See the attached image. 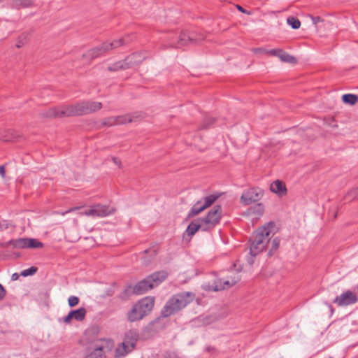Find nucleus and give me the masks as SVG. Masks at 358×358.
<instances>
[{
    "instance_id": "15",
    "label": "nucleus",
    "mask_w": 358,
    "mask_h": 358,
    "mask_svg": "<svg viewBox=\"0 0 358 358\" xmlns=\"http://www.w3.org/2000/svg\"><path fill=\"white\" fill-rule=\"evenodd\" d=\"M264 212V207L261 203H253L244 213V215L252 220H257Z\"/></svg>"
},
{
    "instance_id": "39",
    "label": "nucleus",
    "mask_w": 358,
    "mask_h": 358,
    "mask_svg": "<svg viewBox=\"0 0 358 358\" xmlns=\"http://www.w3.org/2000/svg\"><path fill=\"white\" fill-rule=\"evenodd\" d=\"M101 102H91V112H95L101 108Z\"/></svg>"
},
{
    "instance_id": "5",
    "label": "nucleus",
    "mask_w": 358,
    "mask_h": 358,
    "mask_svg": "<svg viewBox=\"0 0 358 358\" xmlns=\"http://www.w3.org/2000/svg\"><path fill=\"white\" fill-rule=\"evenodd\" d=\"M114 347V342L109 338H99L91 341V358H106V354Z\"/></svg>"
},
{
    "instance_id": "29",
    "label": "nucleus",
    "mask_w": 358,
    "mask_h": 358,
    "mask_svg": "<svg viewBox=\"0 0 358 358\" xmlns=\"http://www.w3.org/2000/svg\"><path fill=\"white\" fill-rule=\"evenodd\" d=\"M287 24L294 29H297L301 26V22L295 17L291 16L287 19Z\"/></svg>"
},
{
    "instance_id": "27",
    "label": "nucleus",
    "mask_w": 358,
    "mask_h": 358,
    "mask_svg": "<svg viewBox=\"0 0 358 358\" xmlns=\"http://www.w3.org/2000/svg\"><path fill=\"white\" fill-rule=\"evenodd\" d=\"M200 203H197L192 209V210L190 211L189 213V216H195L196 215H198L199 213H200L201 211H203V210H205L206 208H207L208 206H209V204L210 203H206L201 206H199Z\"/></svg>"
},
{
    "instance_id": "32",
    "label": "nucleus",
    "mask_w": 358,
    "mask_h": 358,
    "mask_svg": "<svg viewBox=\"0 0 358 358\" xmlns=\"http://www.w3.org/2000/svg\"><path fill=\"white\" fill-rule=\"evenodd\" d=\"M345 199L349 201H352L355 199H358V187L354 188L348 192Z\"/></svg>"
},
{
    "instance_id": "12",
    "label": "nucleus",
    "mask_w": 358,
    "mask_h": 358,
    "mask_svg": "<svg viewBox=\"0 0 358 358\" xmlns=\"http://www.w3.org/2000/svg\"><path fill=\"white\" fill-rule=\"evenodd\" d=\"M134 56H128L124 60L118 61L108 66L107 70L110 72L127 70L134 67L136 62L132 60Z\"/></svg>"
},
{
    "instance_id": "52",
    "label": "nucleus",
    "mask_w": 358,
    "mask_h": 358,
    "mask_svg": "<svg viewBox=\"0 0 358 358\" xmlns=\"http://www.w3.org/2000/svg\"><path fill=\"white\" fill-rule=\"evenodd\" d=\"M85 358H87V357H85Z\"/></svg>"
},
{
    "instance_id": "24",
    "label": "nucleus",
    "mask_w": 358,
    "mask_h": 358,
    "mask_svg": "<svg viewBox=\"0 0 358 358\" xmlns=\"http://www.w3.org/2000/svg\"><path fill=\"white\" fill-rule=\"evenodd\" d=\"M199 229L203 230L202 222L199 220L198 222H192L187 229V233L189 236H193Z\"/></svg>"
},
{
    "instance_id": "19",
    "label": "nucleus",
    "mask_w": 358,
    "mask_h": 358,
    "mask_svg": "<svg viewBox=\"0 0 358 358\" xmlns=\"http://www.w3.org/2000/svg\"><path fill=\"white\" fill-rule=\"evenodd\" d=\"M270 190L280 196H282L287 194L285 184L279 180H276L271 184Z\"/></svg>"
},
{
    "instance_id": "31",
    "label": "nucleus",
    "mask_w": 358,
    "mask_h": 358,
    "mask_svg": "<svg viewBox=\"0 0 358 358\" xmlns=\"http://www.w3.org/2000/svg\"><path fill=\"white\" fill-rule=\"evenodd\" d=\"M224 194V192H215L213 194L204 196L203 201H216Z\"/></svg>"
},
{
    "instance_id": "35",
    "label": "nucleus",
    "mask_w": 358,
    "mask_h": 358,
    "mask_svg": "<svg viewBox=\"0 0 358 358\" xmlns=\"http://www.w3.org/2000/svg\"><path fill=\"white\" fill-rule=\"evenodd\" d=\"M215 121V119L211 117H206L203 120V124L201 126L202 129H207L210 125L213 124Z\"/></svg>"
},
{
    "instance_id": "41",
    "label": "nucleus",
    "mask_w": 358,
    "mask_h": 358,
    "mask_svg": "<svg viewBox=\"0 0 358 358\" xmlns=\"http://www.w3.org/2000/svg\"><path fill=\"white\" fill-rule=\"evenodd\" d=\"M282 49H271L269 51H268V53H269L271 55L279 57L280 52H281Z\"/></svg>"
},
{
    "instance_id": "40",
    "label": "nucleus",
    "mask_w": 358,
    "mask_h": 358,
    "mask_svg": "<svg viewBox=\"0 0 358 358\" xmlns=\"http://www.w3.org/2000/svg\"><path fill=\"white\" fill-rule=\"evenodd\" d=\"M79 343L82 345H88L90 343V340L87 334H85L84 337L79 341Z\"/></svg>"
},
{
    "instance_id": "49",
    "label": "nucleus",
    "mask_w": 358,
    "mask_h": 358,
    "mask_svg": "<svg viewBox=\"0 0 358 358\" xmlns=\"http://www.w3.org/2000/svg\"><path fill=\"white\" fill-rule=\"evenodd\" d=\"M166 358H176V356H175V355L171 354V355H169L167 357H166Z\"/></svg>"
},
{
    "instance_id": "34",
    "label": "nucleus",
    "mask_w": 358,
    "mask_h": 358,
    "mask_svg": "<svg viewBox=\"0 0 358 358\" xmlns=\"http://www.w3.org/2000/svg\"><path fill=\"white\" fill-rule=\"evenodd\" d=\"M102 124L103 126H109V127L113 126V125H117L116 117H108L103 121Z\"/></svg>"
},
{
    "instance_id": "9",
    "label": "nucleus",
    "mask_w": 358,
    "mask_h": 358,
    "mask_svg": "<svg viewBox=\"0 0 358 358\" xmlns=\"http://www.w3.org/2000/svg\"><path fill=\"white\" fill-rule=\"evenodd\" d=\"M89 110V103L82 101L76 104L66 105L62 106V114L66 117L83 115L87 113Z\"/></svg>"
},
{
    "instance_id": "3",
    "label": "nucleus",
    "mask_w": 358,
    "mask_h": 358,
    "mask_svg": "<svg viewBox=\"0 0 358 358\" xmlns=\"http://www.w3.org/2000/svg\"><path fill=\"white\" fill-rule=\"evenodd\" d=\"M155 299L148 296L141 299L127 313V319L130 322H135L143 318L153 308Z\"/></svg>"
},
{
    "instance_id": "50",
    "label": "nucleus",
    "mask_w": 358,
    "mask_h": 358,
    "mask_svg": "<svg viewBox=\"0 0 358 358\" xmlns=\"http://www.w3.org/2000/svg\"><path fill=\"white\" fill-rule=\"evenodd\" d=\"M332 217H333V218H334V219H335V218L336 217V213H334V214L332 215Z\"/></svg>"
},
{
    "instance_id": "30",
    "label": "nucleus",
    "mask_w": 358,
    "mask_h": 358,
    "mask_svg": "<svg viewBox=\"0 0 358 358\" xmlns=\"http://www.w3.org/2000/svg\"><path fill=\"white\" fill-rule=\"evenodd\" d=\"M116 122L117 124H126L127 122H131L132 118L130 115H119L116 116Z\"/></svg>"
},
{
    "instance_id": "7",
    "label": "nucleus",
    "mask_w": 358,
    "mask_h": 358,
    "mask_svg": "<svg viewBox=\"0 0 358 358\" xmlns=\"http://www.w3.org/2000/svg\"><path fill=\"white\" fill-rule=\"evenodd\" d=\"M166 40L167 43L164 45L165 46L176 48L187 45L189 43H195V39L194 37L185 31H182L179 36H177L175 33L171 32L167 36Z\"/></svg>"
},
{
    "instance_id": "44",
    "label": "nucleus",
    "mask_w": 358,
    "mask_h": 358,
    "mask_svg": "<svg viewBox=\"0 0 358 358\" xmlns=\"http://www.w3.org/2000/svg\"><path fill=\"white\" fill-rule=\"evenodd\" d=\"M112 160H113V163L115 164H116L119 167H120V166H121V161H120V159L119 158L114 157L112 158Z\"/></svg>"
},
{
    "instance_id": "42",
    "label": "nucleus",
    "mask_w": 358,
    "mask_h": 358,
    "mask_svg": "<svg viewBox=\"0 0 358 358\" xmlns=\"http://www.w3.org/2000/svg\"><path fill=\"white\" fill-rule=\"evenodd\" d=\"M6 290L4 287L0 284V300H2L6 296Z\"/></svg>"
},
{
    "instance_id": "26",
    "label": "nucleus",
    "mask_w": 358,
    "mask_h": 358,
    "mask_svg": "<svg viewBox=\"0 0 358 358\" xmlns=\"http://www.w3.org/2000/svg\"><path fill=\"white\" fill-rule=\"evenodd\" d=\"M278 57L280 59L281 61L284 62H287L290 64L296 63V59L294 57L290 55L289 54H288L287 52H285L282 50H281V52H280Z\"/></svg>"
},
{
    "instance_id": "2",
    "label": "nucleus",
    "mask_w": 358,
    "mask_h": 358,
    "mask_svg": "<svg viewBox=\"0 0 358 358\" xmlns=\"http://www.w3.org/2000/svg\"><path fill=\"white\" fill-rule=\"evenodd\" d=\"M194 297V294L192 292H185L174 296L164 306L162 310V315L164 317H168L173 314L192 302Z\"/></svg>"
},
{
    "instance_id": "6",
    "label": "nucleus",
    "mask_w": 358,
    "mask_h": 358,
    "mask_svg": "<svg viewBox=\"0 0 358 358\" xmlns=\"http://www.w3.org/2000/svg\"><path fill=\"white\" fill-rule=\"evenodd\" d=\"M131 39L129 36L122 38L118 40H114L111 43H103L96 47L91 49V59L96 58L103 55L107 51L120 47L124 44L128 43Z\"/></svg>"
},
{
    "instance_id": "25",
    "label": "nucleus",
    "mask_w": 358,
    "mask_h": 358,
    "mask_svg": "<svg viewBox=\"0 0 358 358\" xmlns=\"http://www.w3.org/2000/svg\"><path fill=\"white\" fill-rule=\"evenodd\" d=\"M341 99L343 103L352 106L357 102L358 96L353 94H345Z\"/></svg>"
},
{
    "instance_id": "43",
    "label": "nucleus",
    "mask_w": 358,
    "mask_h": 358,
    "mask_svg": "<svg viewBox=\"0 0 358 358\" xmlns=\"http://www.w3.org/2000/svg\"><path fill=\"white\" fill-rule=\"evenodd\" d=\"M312 21L314 24H317L318 22H322V20L320 16L312 17Z\"/></svg>"
},
{
    "instance_id": "46",
    "label": "nucleus",
    "mask_w": 358,
    "mask_h": 358,
    "mask_svg": "<svg viewBox=\"0 0 358 358\" xmlns=\"http://www.w3.org/2000/svg\"><path fill=\"white\" fill-rule=\"evenodd\" d=\"M8 228V224L3 222H0V231H3Z\"/></svg>"
},
{
    "instance_id": "51",
    "label": "nucleus",
    "mask_w": 358,
    "mask_h": 358,
    "mask_svg": "<svg viewBox=\"0 0 358 358\" xmlns=\"http://www.w3.org/2000/svg\"><path fill=\"white\" fill-rule=\"evenodd\" d=\"M2 0H0V1H1Z\"/></svg>"
},
{
    "instance_id": "21",
    "label": "nucleus",
    "mask_w": 358,
    "mask_h": 358,
    "mask_svg": "<svg viewBox=\"0 0 358 358\" xmlns=\"http://www.w3.org/2000/svg\"><path fill=\"white\" fill-rule=\"evenodd\" d=\"M167 277V273L165 271H159L154 273L148 278H150L153 287L157 286L159 283L163 282Z\"/></svg>"
},
{
    "instance_id": "37",
    "label": "nucleus",
    "mask_w": 358,
    "mask_h": 358,
    "mask_svg": "<svg viewBox=\"0 0 358 358\" xmlns=\"http://www.w3.org/2000/svg\"><path fill=\"white\" fill-rule=\"evenodd\" d=\"M68 302L71 307H73L78 305L79 299L77 296H71L69 298Z\"/></svg>"
},
{
    "instance_id": "38",
    "label": "nucleus",
    "mask_w": 358,
    "mask_h": 358,
    "mask_svg": "<svg viewBox=\"0 0 358 358\" xmlns=\"http://www.w3.org/2000/svg\"><path fill=\"white\" fill-rule=\"evenodd\" d=\"M130 56H135L132 59V60H134L136 62L134 64V66H136V65H138V64H140L143 61V58L141 57V55L139 53H137V52L131 54Z\"/></svg>"
},
{
    "instance_id": "14",
    "label": "nucleus",
    "mask_w": 358,
    "mask_h": 358,
    "mask_svg": "<svg viewBox=\"0 0 358 358\" xmlns=\"http://www.w3.org/2000/svg\"><path fill=\"white\" fill-rule=\"evenodd\" d=\"M263 196V191L258 187L246 190L241 196V201H259Z\"/></svg>"
},
{
    "instance_id": "1",
    "label": "nucleus",
    "mask_w": 358,
    "mask_h": 358,
    "mask_svg": "<svg viewBox=\"0 0 358 358\" xmlns=\"http://www.w3.org/2000/svg\"><path fill=\"white\" fill-rule=\"evenodd\" d=\"M273 223L269 222L259 227L253 234L251 238L250 253L256 256L266 249H268L269 253L278 249L280 241L277 238L271 240V231L273 229Z\"/></svg>"
},
{
    "instance_id": "36",
    "label": "nucleus",
    "mask_w": 358,
    "mask_h": 358,
    "mask_svg": "<svg viewBox=\"0 0 358 358\" xmlns=\"http://www.w3.org/2000/svg\"><path fill=\"white\" fill-rule=\"evenodd\" d=\"M37 271V268L35 266H32L28 269H25L22 271L21 275L22 276H28L31 275H34Z\"/></svg>"
},
{
    "instance_id": "47",
    "label": "nucleus",
    "mask_w": 358,
    "mask_h": 358,
    "mask_svg": "<svg viewBox=\"0 0 358 358\" xmlns=\"http://www.w3.org/2000/svg\"><path fill=\"white\" fill-rule=\"evenodd\" d=\"M236 7H237L238 10L239 11L242 12L243 13H247V11L242 6H241L239 5H237Z\"/></svg>"
},
{
    "instance_id": "45",
    "label": "nucleus",
    "mask_w": 358,
    "mask_h": 358,
    "mask_svg": "<svg viewBox=\"0 0 358 358\" xmlns=\"http://www.w3.org/2000/svg\"><path fill=\"white\" fill-rule=\"evenodd\" d=\"M0 176L4 178L6 176V171L4 166H0Z\"/></svg>"
},
{
    "instance_id": "8",
    "label": "nucleus",
    "mask_w": 358,
    "mask_h": 358,
    "mask_svg": "<svg viewBox=\"0 0 358 358\" xmlns=\"http://www.w3.org/2000/svg\"><path fill=\"white\" fill-rule=\"evenodd\" d=\"M138 334L136 332H129L126 335L124 341L115 349L116 357L124 356L130 352L135 346Z\"/></svg>"
},
{
    "instance_id": "20",
    "label": "nucleus",
    "mask_w": 358,
    "mask_h": 358,
    "mask_svg": "<svg viewBox=\"0 0 358 358\" xmlns=\"http://www.w3.org/2000/svg\"><path fill=\"white\" fill-rule=\"evenodd\" d=\"M62 106L60 108H50L45 111L41 113V116L43 117H48V118H62L65 117L64 115L62 114Z\"/></svg>"
},
{
    "instance_id": "22",
    "label": "nucleus",
    "mask_w": 358,
    "mask_h": 358,
    "mask_svg": "<svg viewBox=\"0 0 358 358\" xmlns=\"http://www.w3.org/2000/svg\"><path fill=\"white\" fill-rule=\"evenodd\" d=\"M34 5V0H12V6L16 9L28 8Z\"/></svg>"
},
{
    "instance_id": "28",
    "label": "nucleus",
    "mask_w": 358,
    "mask_h": 358,
    "mask_svg": "<svg viewBox=\"0 0 358 358\" xmlns=\"http://www.w3.org/2000/svg\"><path fill=\"white\" fill-rule=\"evenodd\" d=\"M14 138L13 131L11 129H5L0 131V140L3 141H11Z\"/></svg>"
},
{
    "instance_id": "48",
    "label": "nucleus",
    "mask_w": 358,
    "mask_h": 358,
    "mask_svg": "<svg viewBox=\"0 0 358 358\" xmlns=\"http://www.w3.org/2000/svg\"><path fill=\"white\" fill-rule=\"evenodd\" d=\"M13 280H17L18 278V275L17 273H14L12 276Z\"/></svg>"
},
{
    "instance_id": "4",
    "label": "nucleus",
    "mask_w": 358,
    "mask_h": 358,
    "mask_svg": "<svg viewBox=\"0 0 358 358\" xmlns=\"http://www.w3.org/2000/svg\"><path fill=\"white\" fill-rule=\"evenodd\" d=\"M240 280L241 275L239 273L231 271L226 278L204 282L203 287L206 290L217 292L230 288L238 283Z\"/></svg>"
},
{
    "instance_id": "23",
    "label": "nucleus",
    "mask_w": 358,
    "mask_h": 358,
    "mask_svg": "<svg viewBox=\"0 0 358 358\" xmlns=\"http://www.w3.org/2000/svg\"><path fill=\"white\" fill-rule=\"evenodd\" d=\"M113 210L106 206H99L98 210H91V215H96L98 216H106L112 213Z\"/></svg>"
},
{
    "instance_id": "11",
    "label": "nucleus",
    "mask_w": 358,
    "mask_h": 358,
    "mask_svg": "<svg viewBox=\"0 0 358 358\" xmlns=\"http://www.w3.org/2000/svg\"><path fill=\"white\" fill-rule=\"evenodd\" d=\"M9 245L15 248H41L43 244L34 238H18L9 241Z\"/></svg>"
},
{
    "instance_id": "16",
    "label": "nucleus",
    "mask_w": 358,
    "mask_h": 358,
    "mask_svg": "<svg viewBox=\"0 0 358 358\" xmlns=\"http://www.w3.org/2000/svg\"><path fill=\"white\" fill-rule=\"evenodd\" d=\"M86 313V310L83 308L72 310L68 314V315L64 317L63 321L67 324L71 323L73 320L82 321L85 318Z\"/></svg>"
},
{
    "instance_id": "13",
    "label": "nucleus",
    "mask_w": 358,
    "mask_h": 358,
    "mask_svg": "<svg viewBox=\"0 0 358 358\" xmlns=\"http://www.w3.org/2000/svg\"><path fill=\"white\" fill-rule=\"evenodd\" d=\"M357 300L355 293L347 291L338 296L334 302L338 306H346L355 303Z\"/></svg>"
},
{
    "instance_id": "18",
    "label": "nucleus",
    "mask_w": 358,
    "mask_h": 358,
    "mask_svg": "<svg viewBox=\"0 0 358 358\" xmlns=\"http://www.w3.org/2000/svg\"><path fill=\"white\" fill-rule=\"evenodd\" d=\"M152 288H153V286L150 278L148 277L135 285L134 292L136 294H142Z\"/></svg>"
},
{
    "instance_id": "17",
    "label": "nucleus",
    "mask_w": 358,
    "mask_h": 358,
    "mask_svg": "<svg viewBox=\"0 0 358 358\" xmlns=\"http://www.w3.org/2000/svg\"><path fill=\"white\" fill-rule=\"evenodd\" d=\"M152 288H153V286L150 278L148 277L135 285L134 292L136 294H142Z\"/></svg>"
},
{
    "instance_id": "10",
    "label": "nucleus",
    "mask_w": 358,
    "mask_h": 358,
    "mask_svg": "<svg viewBox=\"0 0 358 358\" xmlns=\"http://www.w3.org/2000/svg\"><path fill=\"white\" fill-rule=\"evenodd\" d=\"M221 217V208L217 205L213 206L208 213L207 216L201 219L203 231H208L213 228Z\"/></svg>"
},
{
    "instance_id": "33",
    "label": "nucleus",
    "mask_w": 358,
    "mask_h": 358,
    "mask_svg": "<svg viewBox=\"0 0 358 358\" xmlns=\"http://www.w3.org/2000/svg\"><path fill=\"white\" fill-rule=\"evenodd\" d=\"M27 40L28 36L27 34H23L20 36L16 43V48H20L22 47L27 43Z\"/></svg>"
}]
</instances>
